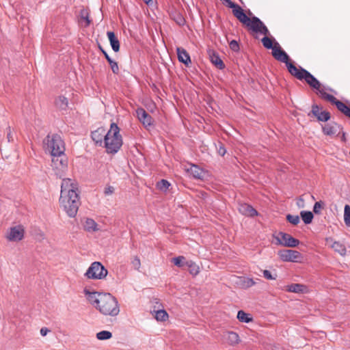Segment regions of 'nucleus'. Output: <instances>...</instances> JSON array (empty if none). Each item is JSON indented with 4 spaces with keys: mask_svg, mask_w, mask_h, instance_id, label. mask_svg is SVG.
<instances>
[{
    "mask_svg": "<svg viewBox=\"0 0 350 350\" xmlns=\"http://www.w3.org/2000/svg\"><path fill=\"white\" fill-rule=\"evenodd\" d=\"M59 206L70 217H74L80 206L78 183L75 179L63 178L61 184Z\"/></svg>",
    "mask_w": 350,
    "mask_h": 350,
    "instance_id": "nucleus-1",
    "label": "nucleus"
},
{
    "mask_svg": "<svg viewBox=\"0 0 350 350\" xmlns=\"http://www.w3.org/2000/svg\"><path fill=\"white\" fill-rule=\"evenodd\" d=\"M83 293L88 301L103 315L116 317L120 313L118 301L111 294L91 292L86 288Z\"/></svg>",
    "mask_w": 350,
    "mask_h": 350,
    "instance_id": "nucleus-2",
    "label": "nucleus"
},
{
    "mask_svg": "<svg viewBox=\"0 0 350 350\" xmlns=\"http://www.w3.org/2000/svg\"><path fill=\"white\" fill-rule=\"evenodd\" d=\"M122 146V137L116 123H111L105 138L104 146L107 153H116Z\"/></svg>",
    "mask_w": 350,
    "mask_h": 350,
    "instance_id": "nucleus-3",
    "label": "nucleus"
},
{
    "mask_svg": "<svg viewBox=\"0 0 350 350\" xmlns=\"http://www.w3.org/2000/svg\"><path fill=\"white\" fill-rule=\"evenodd\" d=\"M46 149L50 152L51 157L64 153V144L60 136L48 135L44 140Z\"/></svg>",
    "mask_w": 350,
    "mask_h": 350,
    "instance_id": "nucleus-4",
    "label": "nucleus"
},
{
    "mask_svg": "<svg viewBox=\"0 0 350 350\" xmlns=\"http://www.w3.org/2000/svg\"><path fill=\"white\" fill-rule=\"evenodd\" d=\"M51 167L55 176L62 178L64 177L68 168V159L64 153L52 157Z\"/></svg>",
    "mask_w": 350,
    "mask_h": 350,
    "instance_id": "nucleus-5",
    "label": "nucleus"
},
{
    "mask_svg": "<svg viewBox=\"0 0 350 350\" xmlns=\"http://www.w3.org/2000/svg\"><path fill=\"white\" fill-rule=\"evenodd\" d=\"M272 55L276 60L286 64L288 71L291 75L297 70V67L291 62L289 56L282 49L277 42H275V47L273 49Z\"/></svg>",
    "mask_w": 350,
    "mask_h": 350,
    "instance_id": "nucleus-6",
    "label": "nucleus"
},
{
    "mask_svg": "<svg viewBox=\"0 0 350 350\" xmlns=\"http://www.w3.org/2000/svg\"><path fill=\"white\" fill-rule=\"evenodd\" d=\"M292 75L299 80H304L311 88L319 90L321 88L320 82L308 71L299 66Z\"/></svg>",
    "mask_w": 350,
    "mask_h": 350,
    "instance_id": "nucleus-7",
    "label": "nucleus"
},
{
    "mask_svg": "<svg viewBox=\"0 0 350 350\" xmlns=\"http://www.w3.org/2000/svg\"><path fill=\"white\" fill-rule=\"evenodd\" d=\"M108 271L100 262H94L88 269L85 276L91 280H103L107 275Z\"/></svg>",
    "mask_w": 350,
    "mask_h": 350,
    "instance_id": "nucleus-8",
    "label": "nucleus"
},
{
    "mask_svg": "<svg viewBox=\"0 0 350 350\" xmlns=\"http://www.w3.org/2000/svg\"><path fill=\"white\" fill-rule=\"evenodd\" d=\"M245 27L252 33H260L265 36L269 35L270 33L265 24L256 16L251 18Z\"/></svg>",
    "mask_w": 350,
    "mask_h": 350,
    "instance_id": "nucleus-9",
    "label": "nucleus"
},
{
    "mask_svg": "<svg viewBox=\"0 0 350 350\" xmlns=\"http://www.w3.org/2000/svg\"><path fill=\"white\" fill-rule=\"evenodd\" d=\"M25 228L22 225H16L9 228L5 234V239L10 242H19L25 237Z\"/></svg>",
    "mask_w": 350,
    "mask_h": 350,
    "instance_id": "nucleus-10",
    "label": "nucleus"
},
{
    "mask_svg": "<svg viewBox=\"0 0 350 350\" xmlns=\"http://www.w3.org/2000/svg\"><path fill=\"white\" fill-rule=\"evenodd\" d=\"M278 255L284 262H297L301 256L298 251L292 250H280L278 252Z\"/></svg>",
    "mask_w": 350,
    "mask_h": 350,
    "instance_id": "nucleus-11",
    "label": "nucleus"
},
{
    "mask_svg": "<svg viewBox=\"0 0 350 350\" xmlns=\"http://www.w3.org/2000/svg\"><path fill=\"white\" fill-rule=\"evenodd\" d=\"M279 243L284 247H295L299 243V241L293 238L291 235L284 232L279 233Z\"/></svg>",
    "mask_w": 350,
    "mask_h": 350,
    "instance_id": "nucleus-12",
    "label": "nucleus"
},
{
    "mask_svg": "<svg viewBox=\"0 0 350 350\" xmlns=\"http://www.w3.org/2000/svg\"><path fill=\"white\" fill-rule=\"evenodd\" d=\"M136 115L139 122L146 129L152 126L153 124V119L143 108H138L136 110Z\"/></svg>",
    "mask_w": 350,
    "mask_h": 350,
    "instance_id": "nucleus-13",
    "label": "nucleus"
},
{
    "mask_svg": "<svg viewBox=\"0 0 350 350\" xmlns=\"http://www.w3.org/2000/svg\"><path fill=\"white\" fill-rule=\"evenodd\" d=\"M323 133L328 136H334L339 134L342 131L340 124L336 122H329L322 126Z\"/></svg>",
    "mask_w": 350,
    "mask_h": 350,
    "instance_id": "nucleus-14",
    "label": "nucleus"
},
{
    "mask_svg": "<svg viewBox=\"0 0 350 350\" xmlns=\"http://www.w3.org/2000/svg\"><path fill=\"white\" fill-rule=\"evenodd\" d=\"M326 245L333 249L336 252H338L341 256H345L346 254V247L344 244L339 241H336L333 240L332 238H327Z\"/></svg>",
    "mask_w": 350,
    "mask_h": 350,
    "instance_id": "nucleus-15",
    "label": "nucleus"
},
{
    "mask_svg": "<svg viewBox=\"0 0 350 350\" xmlns=\"http://www.w3.org/2000/svg\"><path fill=\"white\" fill-rule=\"evenodd\" d=\"M185 170L194 178L203 179L206 176V172L196 165L191 164Z\"/></svg>",
    "mask_w": 350,
    "mask_h": 350,
    "instance_id": "nucleus-16",
    "label": "nucleus"
},
{
    "mask_svg": "<svg viewBox=\"0 0 350 350\" xmlns=\"http://www.w3.org/2000/svg\"><path fill=\"white\" fill-rule=\"evenodd\" d=\"M106 134L105 129L100 127L92 133V138L96 144L102 146L105 142Z\"/></svg>",
    "mask_w": 350,
    "mask_h": 350,
    "instance_id": "nucleus-17",
    "label": "nucleus"
},
{
    "mask_svg": "<svg viewBox=\"0 0 350 350\" xmlns=\"http://www.w3.org/2000/svg\"><path fill=\"white\" fill-rule=\"evenodd\" d=\"M312 113L319 121L326 122L330 118V113L327 111L321 110L317 105L312 106Z\"/></svg>",
    "mask_w": 350,
    "mask_h": 350,
    "instance_id": "nucleus-18",
    "label": "nucleus"
},
{
    "mask_svg": "<svg viewBox=\"0 0 350 350\" xmlns=\"http://www.w3.org/2000/svg\"><path fill=\"white\" fill-rule=\"evenodd\" d=\"M232 13L234 16L245 26L251 18L245 14L243 10L239 5L235 7V8L232 10Z\"/></svg>",
    "mask_w": 350,
    "mask_h": 350,
    "instance_id": "nucleus-19",
    "label": "nucleus"
},
{
    "mask_svg": "<svg viewBox=\"0 0 350 350\" xmlns=\"http://www.w3.org/2000/svg\"><path fill=\"white\" fill-rule=\"evenodd\" d=\"M176 52L178 59L180 62L185 64L186 66H189V64L191 63L190 56L185 49L177 47Z\"/></svg>",
    "mask_w": 350,
    "mask_h": 350,
    "instance_id": "nucleus-20",
    "label": "nucleus"
},
{
    "mask_svg": "<svg viewBox=\"0 0 350 350\" xmlns=\"http://www.w3.org/2000/svg\"><path fill=\"white\" fill-rule=\"evenodd\" d=\"M238 209L241 214L246 216L253 217L257 215V211L247 204H240Z\"/></svg>",
    "mask_w": 350,
    "mask_h": 350,
    "instance_id": "nucleus-21",
    "label": "nucleus"
},
{
    "mask_svg": "<svg viewBox=\"0 0 350 350\" xmlns=\"http://www.w3.org/2000/svg\"><path fill=\"white\" fill-rule=\"evenodd\" d=\"M286 290L288 292L304 293L307 291V287L301 284H291L286 286Z\"/></svg>",
    "mask_w": 350,
    "mask_h": 350,
    "instance_id": "nucleus-22",
    "label": "nucleus"
},
{
    "mask_svg": "<svg viewBox=\"0 0 350 350\" xmlns=\"http://www.w3.org/2000/svg\"><path fill=\"white\" fill-rule=\"evenodd\" d=\"M107 37L110 42V44L111 46L112 49L115 52H118L120 50V42L117 37L116 36L115 33L113 31H108Z\"/></svg>",
    "mask_w": 350,
    "mask_h": 350,
    "instance_id": "nucleus-23",
    "label": "nucleus"
},
{
    "mask_svg": "<svg viewBox=\"0 0 350 350\" xmlns=\"http://www.w3.org/2000/svg\"><path fill=\"white\" fill-rule=\"evenodd\" d=\"M55 105L59 110H66L68 107V100L64 96H59L55 99Z\"/></svg>",
    "mask_w": 350,
    "mask_h": 350,
    "instance_id": "nucleus-24",
    "label": "nucleus"
},
{
    "mask_svg": "<svg viewBox=\"0 0 350 350\" xmlns=\"http://www.w3.org/2000/svg\"><path fill=\"white\" fill-rule=\"evenodd\" d=\"M226 335L227 342L231 346L237 345L241 341L239 334L234 332H228Z\"/></svg>",
    "mask_w": 350,
    "mask_h": 350,
    "instance_id": "nucleus-25",
    "label": "nucleus"
},
{
    "mask_svg": "<svg viewBox=\"0 0 350 350\" xmlns=\"http://www.w3.org/2000/svg\"><path fill=\"white\" fill-rule=\"evenodd\" d=\"M84 229L88 232H96L98 230V224L96 221L90 218H87L85 220Z\"/></svg>",
    "mask_w": 350,
    "mask_h": 350,
    "instance_id": "nucleus-26",
    "label": "nucleus"
},
{
    "mask_svg": "<svg viewBox=\"0 0 350 350\" xmlns=\"http://www.w3.org/2000/svg\"><path fill=\"white\" fill-rule=\"evenodd\" d=\"M211 62L218 68L222 69L224 68V64L220 57L216 55L213 51L209 52Z\"/></svg>",
    "mask_w": 350,
    "mask_h": 350,
    "instance_id": "nucleus-27",
    "label": "nucleus"
},
{
    "mask_svg": "<svg viewBox=\"0 0 350 350\" xmlns=\"http://www.w3.org/2000/svg\"><path fill=\"white\" fill-rule=\"evenodd\" d=\"M185 265L188 267L190 274L193 276L197 275L200 273L199 266L192 260L185 262Z\"/></svg>",
    "mask_w": 350,
    "mask_h": 350,
    "instance_id": "nucleus-28",
    "label": "nucleus"
},
{
    "mask_svg": "<svg viewBox=\"0 0 350 350\" xmlns=\"http://www.w3.org/2000/svg\"><path fill=\"white\" fill-rule=\"evenodd\" d=\"M318 91L320 96L325 100L335 105L338 101L334 96L327 93L323 88H321Z\"/></svg>",
    "mask_w": 350,
    "mask_h": 350,
    "instance_id": "nucleus-29",
    "label": "nucleus"
},
{
    "mask_svg": "<svg viewBox=\"0 0 350 350\" xmlns=\"http://www.w3.org/2000/svg\"><path fill=\"white\" fill-rule=\"evenodd\" d=\"M336 106L337 109L344 113L346 116L350 118V107L341 101H337Z\"/></svg>",
    "mask_w": 350,
    "mask_h": 350,
    "instance_id": "nucleus-30",
    "label": "nucleus"
},
{
    "mask_svg": "<svg viewBox=\"0 0 350 350\" xmlns=\"http://www.w3.org/2000/svg\"><path fill=\"white\" fill-rule=\"evenodd\" d=\"M237 317L239 321L243 323H250L252 321V318L250 314L245 312L243 310H239Z\"/></svg>",
    "mask_w": 350,
    "mask_h": 350,
    "instance_id": "nucleus-31",
    "label": "nucleus"
},
{
    "mask_svg": "<svg viewBox=\"0 0 350 350\" xmlns=\"http://www.w3.org/2000/svg\"><path fill=\"white\" fill-rule=\"evenodd\" d=\"M301 217L304 222L306 224H309L312 222L313 219V214L310 211H301Z\"/></svg>",
    "mask_w": 350,
    "mask_h": 350,
    "instance_id": "nucleus-32",
    "label": "nucleus"
},
{
    "mask_svg": "<svg viewBox=\"0 0 350 350\" xmlns=\"http://www.w3.org/2000/svg\"><path fill=\"white\" fill-rule=\"evenodd\" d=\"M155 319L157 321H165L168 319V314L164 310H159L155 312Z\"/></svg>",
    "mask_w": 350,
    "mask_h": 350,
    "instance_id": "nucleus-33",
    "label": "nucleus"
},
{
    "mask_svg": "<svg viewBox=\"0 0 350 350\" xmlns=\"http://www.w3.org/2000/svg\"><path fill=\"white\" fill-rule=\"evenodd\" d=\"M170 186V183L165 179L161 180L157 184V189H159L160 191H165V192L167 191V190L169 189Z\"/></svg>",
    "mask_w": 350,
    "mask_h": 350,
    "instance_id": "nucleus-34",
    "label": "nucleus"
},
{
    "mask_svg": "<svg viewBox=\"0 0 350 350\" xmlns=\"http://www.w3.org/2000/svg\"><path fill=\"white\" fill-rule=\"evenodd\" d=\"M112 337V334L109 331H101L96 334V338L100 340H108Z\"/></svg>",
    "mask_w": 350,
    "mask_h": 350,
    "instance_id": "nucleus-35",
    "label": "nucleus"
},
{
    "mask_svg": "<svg viewBox=\"0 0 350 350\" xmlns=\"http://www.w3.org/2000/svg\"><path fill=\"white\" fill-rule=\"evenodd\" d=\"M263 46L268 49H272L275 47V44H273V40L268 36H265L262 40Z\"/></svg>",
    "mask_w": 350,
    "mask_h": 350,
    "instance_id": "nucleus-36",
    "label": "nucleus"
},
{
    "mask_svg": "<svg viewBox=\"0 0 350 350\" xmlns=\"http://www.w3.org/2000/svg\"><path fill=\"white\" fill-rule=\"evenodd\" d=\"M344 221L347 226H350V206L349 204L345 206Z\"/></svg>",
    "mask_w": 350,
    "mask_h": 350,
    "instance_id": "nucleus-37",
    "label": "nucleus"
},
{
    "mask_svg": "<svg viewBox=\"0 0 350 350\" xmlns=\"http://www.w3.org/2000/svg\"><path fill=\"white\" fill-rule=\"evenodd\" d=\"M172 262L177 267H182L185 265V258L183 256H179L178 257L172 259Z\"/></svg>",
    "mask_w": 350,
    "mask_h": 350,
    "instance_id": "nucleus-38",
    "label": "nucleus"
},
{
    "mask_svg": "<svg viewBox=\"0 0 350 350\" xmlns=\"http://www.w3.org/2000/svg\"><path fill=\"white\" fill-rule=\"evenodd\" d=\"M255 284L256 282L252 278H245L242 281V286L243 288H250Z\"/></svg>",
    "mask_w": 350,
    "mask_h": 350,
    "instance_id": "nucleus-39",
    "label": "nucleus"
},
{
    "mask_svg": "<svg viewBox=\"0 0 350 350\" xmlns=\"http://www.w3.org/2000/svg\"><path fill=\"white\" fill-rule=\"evenodd\" d=\"M286 219L288 222L293 225H297L299 223V217L298 215H286Z\"/></svg>",
    "mask_w": 350,
    "mask_h": 350,
    "instance_id": "nucleus-40",
    "label": "nucleus"
},
{
    "mask_svg": "<svg viewBox=\"0 0 350 350\" xmlns=\"http://www.w3.org/2000/svg\"><path fill=\"white\" fill-rule=\"evenodd\" d=\"M323 208V202H322L321 201L317 202L314 205L313 211L316 214H319Z\"/></svg>",
    "mask_w": 350,
    "mask_h": 350,
    "instance_id": "nucleus-41",
    "label": "nucleus"
},
{
    "mask_svg": "<svg viewBox=\"0 0 350 350\" xmlns=\"http://www.w3.org/2000/svg\"><path fill=\"white\" fill-rule=\"evenodd\" d=\"M109 64L111 66V70L114 74H118L119 72V67L118 63L113 60H109Z\"/></svg>",
    "mask_w": 350,
    "mask_h": 350,
    "instance_id": "nucleus-42",
    "label": "nucleus"
},
{
    "mask_svg": "<svg viewBox=\"0 0 350 350\" xmlns=\"http://www.w3.org/2000/svg\"><path fill=\"white\" fill-rule=\"evenodd\" d=\"M131 264L135 269L139 270L141 267V262L138 257L135 256L133 258Z\"/></svg>",
    "mask_w": 350,
    "mask_h": 350,
    "instance_id": "nucleus-43",
    "label": "nucleus"
},
{
    "mask_svg": "<svg viewBox=\"0 0 350 350\" xmlns=\"http://www.w3.org/2000/svg\"><path fill=\"white\" fill-rule=\"evenodd\" d=\"M81 18H83L86 22V26H88L90 24V21L89 19V14L87 11L82 10L81 12Z\"/></svg>",
    "mask_w": 350,
    "mask_h": 350,
    "instance_id": "nucleus-44",
    "label": "nucleus"
},
{
    "mask_svg": "<svg viewBox=\"0 0 350 350\" xmlns=\"http://www.w3.org/2000/svg\"><path fill=\"white\" fill-rule=\"evenodd\" d=\"M230 48L234 51H238L239 50V46L236 40H232L230 42Z\"/></svg>",
    "mask_w": 350,
    "mask_h": 350,
    "instance_id": "nucleus-45",
    "label": "nucleus"
},
{
    "mask_svg": "<svg viewBox=\"0 0 350 350\" xmlns=\"http://www.w3.org/2000/svg\"><path fill=\"white\" fill-rule=\"evenodd\" d=\"M263 276L267 280H275L276 277L271 275V272L268 270L263 271Z\"/></svg>",
    "mask_w": 350,
    "mask_h": 350,
    "instance_id": "nucleus-46",
    "label": "nucleus"
},
{
    "mask_svg": "<svg viewBox=\"0 0 350 350\" xmlns=\"http://www.w3.org/2000/svg\"><path fill=\"white\" fill-rule=\"evenodd\" d=\"M114 187L112 186H108L105 189V195H111L114 192Z\"/></svg>",
    "mask_w": 350,
    "mask_h": 350,
    "instance_id": "nucleus-47",
    "label": "nucleus"
},
{
    "mask_svg": "<svg viewBox=\"0 0 350 350\" xmlns=\"http://www.w3.org/2000/svg\"><path fill=\"white\" fill-rule=\"evenodd\" d=\"M49 332V329L46 327H42L40 329V334L45 336Z\"/></svg>",
    "mask_w": 350,
    "mask_h": 350,
    "instance_id": "nucleus-48",
    "label": "nucleus"
},
{
    "mask_svg": "<svg viewBox=\"0 0 350 350\" xmlns=\"http://www.w3.org/2000/svg\"><path fill=\"white\" fill-rule=\"evenodd\" d=\"M219 154H221V156H224L226 153V150L224 148H222L221 147L219 149Z\"/></svg>",
    "mask_w": 350,
    "mask_h": 350,
    "instance_id": "nucleus-49",
    "label": "nucleus"
},
{
    "mask_svg": "<svg viewBox=\"0 0 350 350\" xmlns=\"http://www.w3.org/2000/svg\"><path fill=\"white\" fill-rule=\"evenodd\" d=\"M102 51L108 62H109V60H111V58L108 55V54L105 51L102 50Z\"/></svg>",
    "mask_w": 350,
    "mask_h": 350,
    "instance_id": "nucleus-50",
    "label": "nucleus"
},
{
    "mask_svg": "<svg viewBox=\"0 0 350 350\" xmlns=\"http://www.w3.org/2000/svg\"><path fill=\"white\" fill-rule=\"evenodd\" d=\"M146 4H150L152 0H143Z\"/></svg>",
    "mask_w": 350,
    "mask_h": 350,
    "instance_id": "nucleus-51",
    "label": "nucleus"
},
{
    "mask_svg": "<svg viewBox=\"0 0 350 350\" xmlns=\"http://www.w3.org/2000/svg\"><path fill=\"white\" fill-rule=\"evenodd\" d=\"M183 21H184L183 18H180V22H178V23H179V24H182L183 23Z\"/></svg>",
    "mask_w": 350,
    "mask_h": 350,
    "instance_id": "nucleus-52",
    "label": "nucleus"
},
{
    "mask_svg": "<svg viewBox=\"0 0 350 350\" xmlns=\"http://www.w3.org/2000/svg\"><path fill=\"white\" fill-rule=\"evenodd\" d=\"M11 137V134L10 133H8V138L10 139V138Z\"/></svg>",
    "mask_w": 350,
    "mask_h": 350,
    "instance_id": "nucleus-53",
    "label": "nucleus"
},
{
    "mask_svg": "<svg viewBox=\"0 0 350 350\" xmlns=\"http://www.w3.org/2000/svg\"><path fill=\"white\" fill-rule=\"evenodd\" d=\"M342 140H345V133L342 134Z\"/></svg>",
    "mask_w": 350,
    "mask_h": 350,
    "instance_id": "nucleus-54",
    "label": "nucleus"
},
{
    "mask_svg": "<svg viewBox=\"0 0 350 350\" xmlns=\"http://www.w3.org/2000/svg\"><path fill=\"white\" fill-rule=\"evenodd\" d=\"M298 206H303V205H301V203H298Z\"/></svg>",
    "mask_w": 350,
    "mask_h": 350,
    "instance_id": "nucleus-55",
    "label": "nucleus"
},
{
    "mask_svg": "<svg viewBox=\"0 0 350 350\" xmlns=\"http://www.w3.org/2000/svg\"><path fill=\"white\" fill-rule=\"evenodd\" d=\"M298 206H303V205H301V203H298Z\"/></svg>",
    "mask_w": 350,
    "mask_h": 350,
    "instance_id": "nucleus-56",
    "label": "nucleus"
},
{
    "mask_svg": "<svg viewBox=\"0 0 350 350\" xmlns=\"http://www.w3.org/2000/svg\"><path fill=\"white\" fill-rule=\"evenodd\" d=\"M300 201H301L302 204L304 203V200L300 199Z\"/></svg>",
    "mask_w": 350,
    "mask_h": 350,
    "instance_id": "nucleus-57",
    "label": "nucleus"
}]
</instances>
